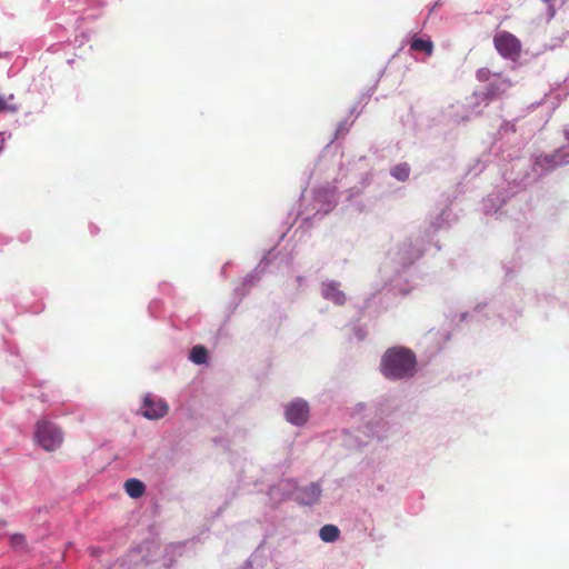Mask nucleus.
Here are the masks:
<instances>
[{"label": "nucleus", "mask_w": 569, "mask_h": 569, "mask_svg": "<svg viewBox=\"0 0 569 569\" xmlns=\"http://www.w3.org/2000/svg\"><path fill=\"white\" fill-rule=\"evenodd\" d=\"M380 371L389 380L412 378L417 371L416 355L405 347H391L381 358Z\"/></svg>", "instance_id": "1"}, {"label": "nucleus", "mask_w": 569, "mask_h": 569, "mask_svg": "<svg viewBox=\"0 0 569 569\" xmlns=\"http://www.w3.org/2000/svg\"><path fill=\"white\" fill-rule=\"evenodd\" d=\"M34 439L46 451H54L61 446L63 436L57 425L41 419L36 425Z\"/></svg>", "instance_id": "2"}, {"label": "nucleus", "mask_w": 569, "mask_h": 569, "mask_svg": "<svg viewBox=\"0 0 569 569\" xmlns=\"http://www.w3.org/2000/svg\"><path fill=\"white\" fill-rule=\"evenodd\" d=\"M493 46L501 57L517 61L521 53L520 40L508 31H499L493 37Z\"/></svg>", "instance_id": "3"}, {"label": "nucleus", "mask_w": 569, "mask_h": 569, "mask_svg": "<svg viewBox=\"0 0 569 569\" xmlns=\"http://www.w3.org/2000/svg\"><path fill=\"white\" fill-rule=\"evenodd\" d=\"M140 410L142 416L148 419H160L168 413L169 407L162 399L152 395H147L143 398Z\"/></svg>", "instance_id": "4"}, {"label": "nucleus", "mask_w": 569, "mask_h": 569, "mask_svg": "<svg viewBox=\"0 0 569 569\" xmlns=\"http://www.w3.org/2000/svg\"><path fill=\"white\" fill-rule=\"evenodd\" d=\"M309 418V406L307 401L296 399L286 407V419L292 425L302 426Z\"/></svg>", "instance_id": "5"}, {"label": "nucleus", "mask_w": 569, "mask_h": 569, "mask_svg": "<svg viewBox=\"0 0 569 569\" xmlns=\"http://www.w3.org/2000/svg\"><path fill=\"white\" fill-rule=\"evenodd\" d=\"M512 86L508 78L498 77L497 80L490 82L483 92V99L492 101L501 98Z\"/></svg>", "instance_id": "6"}, {"label": "nucleus", "mask_w": 569, "mask_h": 569, "mask_svg": "<svg viewBox=\"0 0 569 569\" xmlns=\"http://www.w3.org/2000/svg\"><path fill=\"white\" fill-rule=\"evenodd\" d=\"M321 492L320 485L312 482L297 491V500L301 505L311 506L319 501Z\"/></svg>", "instance_id": "7"}, {"label": "nucleus", "mask_w": 569, "mask_h": 569, "mask_svg": "<svg viewBox=\"0 0 569 569\" xmlns=\"http://www.w3.org/2000/svg\"><path fill=\"white\" fill-rule=\"evenodd\" d=\"M322 295L327 300H330L336 305L342 306L346 302V295L339 290L338 284L335 282L327 283L323 288Z\"/></svg>", "instance_id": "8"}, {"label": "nucleus", "mask_w": 569, "mask_h": 569, "mask_svg": "<svg viewBox=\"0 0 569 569\" xmlns=\"http://www.w3.org/2000/svg\"><path fill=\"white\" fill-rule=\"evenodd\" d=\"M410 50L415 52H423L431 56L433 52V43L430 38L413 37L410 41Z\"/></svg>", "instance_id": "9"}, {"label": "nucleus", "mask_w": 569, "mask_h": 569, "mask_svg": "<svg viewBox=\"0 0 569 569\" xmlns=\"http://www.w3.org/2000/svg\"><path fill=\"white\" fill-rule=\"evenodd\" d=\"M124 490L129 497L136 499V498H140L144 493L146 486L139 479L131 478L124 482Z\"/></svg>", "instance_id": "10"}, {"label": "nucleus", "mask_w": 569, "mask_h": 569, "mask_svg": "<svg viewBox=\"0 0 569 569\" xmlns=\"http://www.w3.org/2000/svg\"><path fill=\"white\" fill-rule=\"evenodd\" d=\"M340 530L335 525H325L320 531L319 537L325 542H333L339 538Z\"/></svg>", "instance_id": "11"}, {"label": "nucleus", "mask_w": 569, "mask_h": 569, "mask_svg": "<svg viewBox=\"0 0 569 569\" xmlns=\"http://www.w3.org/2000/svg\"><path fill=\"white\" fill-rule=\"evenodd\" d=\"M208 351L203 346H194L190 351V360L193 363L202 365L207 361Z\"/></svg>", "instance_id": "12"}, {"label": "nucleus", "mask_w": 569, "mask_h": 569, "mask_svg": "<svg viewBox=\"0 0 569 569\" xmlns=\"http://www.w3.org/2000/svg\"><path fill=\"white\" fill-rule=\"evenodd\" d=\"M391 174L400 181H406L409 178L410 168L407 163L398 164L391 170Z\"/></svg>", "instance_id": "13"}, {"label": "nucleus", "mask_w": 569, "mask_h": 569, "mask_svg": "<svg viewBox=\"0 0 569 569\" xmlns=\"http://www.w3.org/2000/svg\"><path fill=\"white\" fill-rule=\"evenodd\" d=\"M11 100H13L12 94H10L8 98L0 96V111L16 112L18 110V106L11 103Z\"/></svg>", "instance_id": "14"}, {"label": "nucleus", "mask_w": 569, "mask_h": 569, "mask_svg": "<svg viewBox=\"0 0 569 569\" xmlns=\"http://www.w3.org/2000/svg\"><path fill=\"white\" fill-rule=\"evenodd\" d=\"M490 77H491V71L488 68H480L476 73L477 80H479L481 82L489 81Z\"/></svg>", "instance_id": "15"}, {"label": "nucleus", "mask_w": 569, "mask_h": 569, "mask_svg": "<svg viewBox=\"0 0 569 569\" xmlns=\"http://www.w3.org/2000/svg\"><path fill=\"white\" fill-rule=\"evenodd\" d=\"M13 540H22V537L21 536H14Z\"/></svg>", "instance_id": "16"}]
</instances>
